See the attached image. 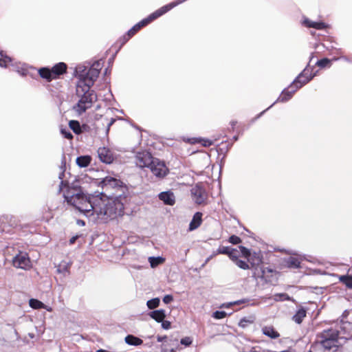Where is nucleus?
<instances>
[{"mask_svg": "<svg viewBox=\"0 0 352 352\" xmlns=\"http://www.w3.org/2000/svg\"><path fill=\"white\" fill-rule=\"evenodd\" d=\"M78 180L75 179L71 184L68 181H61L60 190L65 199L80 212L87 217L94 214L102 219L114 218L122 215L124 203L121 195L110 197L103 193L87 195L78 188Z\"/></svg>", "mask_w": 352, "mask_h": 352, "instance_id": "f257e3e1", "label": "nucleus"}, {"mask_svg": "<svg viewBox=\"0 0 352 352\" xmlns=\"http://www.w3.org/2000/svg\"><path fill=\"white\" fill-rule=\"evenodd\" d=\"M180 0H175L167 5H165L158 10H155L154 12L151 13L146 18L142 19L139 23L135 24L133 27H132L127 33L123 36L122 37V44L127 42L132 36H133L135 34H137L142 28L146 26L150 23L160 17L163 14H166L167 12L175 8V6L182 3L183 2H180Z\"/></svg>", "mask_w": 352, "mask_h": 352, "instance_id": "f03ea898", "label": "nucleus"}, {"mask_svg": "<svg viewBox=\"0 0 352 352\" xmlns=\"http://www.w3.org/2000/svg\"><path fill=\"white\" fill-rule=\"evenodd\" d=\"M180 0H175L167 5H165L158 10H155L154 12L151 13L146 18L142 19L139 23L135 24L133 27H132L127 33L123 36L122 37V44L127 42L132 36H133L135 34H137L142 28L146 26L150 23L160 17L163 14H166L167 12L175 8V6L182 3L183 2H180Z\"/></svg>", "mask_w": 352, "mask_h": 352, "instance_id": "7ed1b4c3", "label": "nucleus"}, {"mask_svg": "<svg viewBox=\"0 0 352 352\" xmlns=\"http://www.w3.org/2000/svg\"><path fill=\"white\" fill-rule=\"evenodd\" d=\"M67 65L63 62L55 64L52 68L41 67L38 69L40 77L47 82L59 79L61 76L67 73Z\"/></svg>", "mask_w": 352, "mask_h": 352, "instance_id": "20e7f679", "label": "nucleus"}, {"mask_svg": "<svg viewBox=\"0 0 352 352\" xmlns=\"http://www.w3.org/2000/svg\"><path fill=\"white\" fill-rule=\"evenodd\" d=\"M77 96L80 97V100L74 107V109L80 114L85 112L87 109H90L93 103L97 100V96L94 91Z\"/></svg>", "mask_w": 352, "mask_h": 352, "instance_id": "39448f33", "label": "nucleus"}, {"mask_svg": "<svg viewBox=\"0 0 352 352\" xmlns=\"http://www.w3.org/2000/svg\"><path fill=\"white\" fill-rule=\"evenodd\" d=\"M149 169L155 176H166L169 173L165 162L157 157H155Z\"/></svg>", "mask_w": 352, "mask_h": 352, "instance_id": "423d86ee", "label": "nucleus"}, {"mask_svg": "<svg viewBox=\"0 0 352 352\" xmlns=\"http://www.w3.org/2000/svg\"><path fill=\"white\" fill-rule=\"evenodd\" d=\"M154 159L155 157L148 151L138 152L135 155V163L140 168H149Z\"/></svg>", "mask_w": 352, "mask_h": 352, "instance_id": "0eeeda50", "label": "nucleus"}, {"mask_svg": "<svg viewBox=\"0 0 352 352\" xmlns=\"http://www.w3.org/2000/svg\"><path fill=\"white\" fill-rule=\"evenodd\" d=\"M14 267L23 270H28L31 267V261L26 253L19 252L12 260Z\"/></svg>", "mask_w": 352, "mask_h": 352, "instance_id": "6e6552de", "label": "nucleus"}, {"mask_svg": "<svg viewBox=\"0 0 352 352\" xmlns=\"http://www.w3.org/2000/svg\"><path fill=\"white\" fill-rule=\"evenodd\" d=\"M338 345V340L331 339V340H320L316 341L311 346L309 352H320L323 349H331L333 347H336Z\"/></svg>", "mask_w": 352, "mask_h": 352, "instance_id": "1a4fd4ad", "label": "nucleus"}, {"mask_svg": "<svg viewBox=\"0 0 352 352\" xmlns=\"http://www.w3.org/2000/svg\"><path fill=\"white\" fill-rule=\"evenodd\" d=\"M94 85L92 81L87 80L82 76L79 75L78 79L76 83V95H82L85 93L91 92V87Z\"/></svg>", "mask_w": 352, "mask_h": 352, "instance_id": "9d476101", "label": "nucleus"}, {"mask_svg": "<svg viewBox=\"0 0 352 352\" xmlns=\"http://www.w3.org/2000/svg\"><path fill=\"white\" fill-rule=\"evenodd\" d=\"M191 195L194 201L199 205L205 204L207 199V194L204 189L199 186L193 187Z\"/></svg>", "mask_w": 352, "mask_h": 352, "instance_id": "9b49d317", "label": "nucleus"}, {"mask_svg": "<svg viewBox=\"0 0 352 352\" xmlns=\"http://www.w3.org/2000/svg\"><path fill=\"white\" fill-rule=\"evenodd\" d=\"M100 183L102 184V187H105L107 189L120 188L122 190L126 188L124 183L116 177H104Z\"/></svg>", "mask_w": 352, "mask_h": 352, "instance_id": "f8f14e48", "label": "nucleus"}, {"mask_svg": "<svg viewBox=\"0 0 352 352\" xmlns=\"http://www.w3.org/2000/svg\"><path fill=\"white\" fill-rule=\"evenodd\" d=\"M313 78L314 76L309 74V70L304 69L293 81V86H296V87L299 89L303 85L309 82Z\"/></svg>", "mask_w": 352, "mask_h": 352, "instance_id": "ddd939ff", "label": "nucleus"}, {"mask_svg": "<svg viewBox=\"0 0 352 352\" xmlns=\"http://www.w3.org/2000/svg\"><path fill=\"white\" fill-rule=\"evenodd\" d=\"M100 63H96L92 65V66L89 69L85 74H80L84 78L87 80H90L92 81V83L94 84L95 81L98 78L100 69L99 68Z\"/></svg>", "mask_w": 352, "mask_h": 352, "instance_id": "4468645a", "label": "nucleus"}, {"mask_svg": "<svg viewBox=\"0 0 352 352\" xmlns=\"http://www.w3.org/2000/svg\"><path fill=\"white\" fill-rule=\"evenodd\" d=\"M98 155L100 161L106 164H110L113 161V155L111 151L107 147H100L98 149Z\"/></svg>", "mask_w": 352, "mask_h": 352, "instance_id": "2eb2a0df", "label": "nucleus"}, {"mask_svg": "<svg viewBox=\"0 0 352 352\" xmlns=\"http://www.w3.org/2000/svg\"><path fill=\"white\" fill-rule=\"evenodd\" d=\"M298 90L296 86H293V83H292L287 88L285 89L279 97L278 98L276 102H285L288 101L292 98L293 94Z\"/></svg>", "mask_w": 352, "mask_h": 352, "instance_id": "dca6fc26", "label": "nucleus"}, {"mask_svg": "<svg viewBox=\"0 0 352 352\" xmlns=\"http://www.w3.org/2000/svg\"><path fill=\"white\" fill-rule=\"evenodd\" d=\"M338 331L333 329H328L322 331L321 333L318 335L317 340H331V339L337 340L338 339Z\"/></svg>", "mask_w": 352, "mask_h": 352, "instance_id": "f3484780", "label": "nucleus"}, {"mask_svg": "<svg viewBox=\"0 0 352 352\" xmlns=\"http://www.w3.org/2000/svg\"><path fill=\"white\" fill-rule=\"evenodd\" d=\"M160 200L165 204L173 206L175 204V197L173 193L170 192H163L159 195Z\"/></svg>", "mask_w": 352, "mask_h": 352, "instance_id": "a211bd4d", "label": "nucleus"}, {"mask_svg": "<svg viewBox=\"0 0 352 352\" xmlns=\"http://www.w3.org/2000/svg\"><path fill=\"white\" fill-rule=\"evenodd\" d=\"M202 214L201 212H196L193 217L192 221L190 223L189 225V230L192 231L195 229H197L201 223L202 221Z\"/></svg>", "mask_w": 352, "mask_h": 352, "instance_id": "6ab92c4d", "label": "nucleus"}, {"mask_svg": "<svg viewBox=\"0 0 352 352\" xmlns=\"http://www.w3.org/2000/svg\"><path fill=\"white\" fill-rule=\"evenodd\" d=\"M262 332L266 336L272 338L276 339L280 336V334L278 331H276L274 328L272 326H265L262 328Z\"/></svg>", "mask_w": 352, "mask_h": 352, "instance_id": "aec40b11", "label": "nucleus"}, {"mask_svg": "<svg viewBox=\"0 0 352 352\" xmlns=\"http://www.w3.org/2000/svg\"><path fill=\"white\" fill-rule=\"evenodd\" d=\"M150 316L157 322H163L166 317L165 311L162 309L156 310L151 312Z\"/></svg>", "mask_w": 352, "mask_h": 352, "instance_id": "412c9836", "label": "nucleus"}, {"mask_svg": "<svg viewBox=\"0 0 352 352\" xmlns=\"http://www.w3.org/2000/svg\"><path fill=\"white\" fill-rule=\"evenodd\" d=\"M91 161V157L89 155H83L78 157L76 159V164L80 167H87Z\"/></svg>", "mask_w": 352, "mask_h": 352, "instance_id": "4be33fe9", "label": "nucleus"}, {"mask_svg": "<svg viewBox=\"0 0 352 352\" xmlns=\"http://www.w3.org/2000/svg\"><path fill=\"white\" fill-rule=\"evenodd\" d=\"M305 316L306 311L305 309L301 308L296 311L292 319L296 323L300 324Z\"/></svg>", "mask_w": 352, "mask_h": 352, "instance_id": "5701e85b", "label": "nucleus"}, {"mask_svg": "<svg viewBox=\"0 0 352 352\" xmlns=\"http://www.w3.org/2000/svg\"><path fill=\"white\" fill-rule=\"evenodd\" d=\"M125 342L130 345L138 346L142 343V340L132 335H129L125 338Z\"/></svg>", "mask_w": 352, "mask_h": 352, "instance_id": "b1692460", "label": "nucleus"}, {"mask_svg": "<svg viewBox=\"0 0 352 352\" xmlns=\"http://www.w3.org/2000/svg\"><path fill=\"white\" fill-rule=\"evenodd\" d=\"M70 129L76 133L80 134L82 133L80 123L77 120H71L69 123Z\"/></svg>", "mask_w": 352, "mask_h": 352, "instance_id": "393cba45", "label": "nucleus"}, {"mask_svg": "<svg viewBox=\"0 0 352 352\" xmlns=\"http://www.w3.org/2000/svg\"><path fill=\"white\" fill-rule=\"evenodd\" d=\"M148 261L151 265V267L154 268L157 267L158 265L162 264L165 259L162 257H149Z\"/></svg>", "mask_w": 352, "mask_h": 352, "instance_id": "a878e982", "label": "nucleus"}, {"mask_svg": "<svg viewBox=\"0 0 352 352\" xmlns=\"http://www.w3.org/2000/svg\"><path fill=\"white\" fill-rule=\"evenodd\" d=\"M30 306L33 309H42L46 308V305H44L41 301L36 299H30L29 301Z\"/></svg>", "mask_w": 352, "mask_h": 352, "instance_id": "bb28decb", "label": "nucleus"}, {"mask_svg": "<svg viewBox=\"0 0 352 352\" xmlns=\"http://www.w3.org/2000/svg\"><path fill=\"white\" fill-rule=\"evenodd\" d=\"M339 280L349 289H352V276H340Z\"/></svg>", "mask_w": 352, "mask_h": 352, "instance_id": "cd10ccee", "label": "nucleus"}, {"mask_svg": "<svg viewBox=\"0 0 352 352\" xmlns=\"http://www.w3.org/2000/svg\"><path fill=\"white\" fill-rule=\"evenodd\" d=\"M316 65L321 68L330 67L331 66V60L327 58H322L317 61Z\"/></svg>", "mask_w": 352, "mask_h": 352, "instance_id": "c85d7f7f", "label": "nucleus"}, {"mask_svg": "<svg viewBox=\"0 0 352 352\" xmlns=\"http://www.w3.org/2000/svg\"><path fill=\"white\" fill-rule=\"evenodd\" d=\"M160 302V298H155L148 300L146 305L150 309H153L159 306Z\"/></svg>", "mask_w": 352, "mask_h": 352, "instance_id": "c756f323", "label": "nucleus"}, {"mask_svg": "<svg viewBox=\"0 0 352 352\" xmlns=\"http://www.w3.org/2000/svg\"><path fill=\"white\" fill-rule=\"evenodd\" d=\"M0 56V66L6 67L11 62V58L7 56H3L2 54Z\"/></svg>", "mask_w": 352, "mask_h": 352, "instance_id": "7c9ffc66", "label": "nucleus"}, {"mask_svg": "<svg viewBox=\"0 0 352 352\" xmlns=\"http://www.w3.org/2000/svg\"><path fill=\"white\" fill-rule=\"evenodd\" d=\"M194 142H197L201 144L203 146L208 147L213 144V141L209 139H201L199 138L198 140H196Z\"/></svg>", "mask_w": 352, "mask_h": 352, "instance_id": "2f4dec72", "label": "nucleus"}, {"mask_svg": "<svg viewBox=\"0 0 352 352\" xmlns=\"http://www.w3.org/2000/svg\"><path fill=\"white\" fill-rule=\"evenodd\" d=\"M287 264L289 267L296 268L300 265V261L296 258L291 257L288 259Z\"/></svg>", "mask_w": 352, "mask_h": 352, "instance_id": "473e14b6", "label": "nucleus"}, {"mask_svg": "<svg viewBox=\"0 0 352 352\" xmlns=\"http://www.w3.org/2000/svg\"><path fill=\"white\" fill-rule=\"evenodd\" d=\"M235 264L243 270L250 269V265L245 261L239 260V258L234 262Z\"/></svg>", "mask_w": 352, "mask_h": 352, "instance_id": "72a5a7b5", "label": "nucleus"}, {"mask_svg": "<svg viewBox=\"0 0 352 352\" xmlns=\"http://www.w3.org/2000/svg\"><path fill=\"white\" fill-rule=\"evenodd\" d=\"M327 25L324 22H314L312 28L316 30H324L327 28Z\"/></svg>", "mask_w": 352, "mask_h": 352, "instance_id": "f704fd0d", "label": "nucleus"}, {"mask_svg": "<svg viewBox=\"0 0 352 352\" xmlns=\"http://www.w3.org/2000/svg\"><path fill=\"white\" fill-rule=\"evenodd\" d=\"M228 256L235 262L238 259V251L235 249H231Z\"/></svg>", "mask_w": 352, "mask_h": 352, "instance_id": "c9c22d12", "label": "nucleus"}, {"mask_svg": "<svg viewBox=\"0 0 352 352\" xmlns=\"http://www.w3.org/2000/svg\"><path fill=\"white\" fill-rule=\"evenodd\" d=\"M226 313L223 311H216L213 313V317L216 319H222L226 316Z\"/></svg>", "mask_w": 352, "mask_h": 352, "instance_id": "e433bc0d", "label": "nucleus"}, {"mask_svg": "<svg viewBox=\"0 0 352 352\" xmlns=\"http://www.w3.org/2000/svg\"><path fill=\"white\" fill-rule=\"evenodd\" d=\"M241 239L239 236H235V235H232L229 238V242L232 244H238V243H241Z\"/></svg>", "mask_w": 352, "mask_h": 352, "instance_id": "4c0bfd02", "label": "nucleus"}, {"mask_svg": "<svg viewBox=\"0 0 352 352\" xmlns=\"http://www.w3.org/2000/svg\"><path fill=\"white\" fill-rule=\"evenodd\" d=\"M230 248L228 247H221L219 248L217 250V254H227L228 255Z\"/></svg>", "mask_w": 352, "mask_h": 352, "instance_id": "58836bf2", "label": "nucleus"}, {"mask_svg": "<svg viewBox=\"0 0 352 352\" xmlns=\"http://www.w3.org/2000/svg\"><path fill=\"white\" fill-rule=\"evenodd\" d=\"M239 248L241 250V252L242 254V255L245 257V258H248L250 255V252L248 249H247L246 248L243 247V246H239Z\"/></svg>", "mask_w": 352, "mask_h": 352, "instance_id": "ea45409f", "label": "nucleus"}, {"mask_svg": "<svg viewBox=\"0 0 352 352\" xmlns=\"http://www.w3.org/2000/svg\"><path fill=\"white\" fill-rule=\"evenodd\" d=\"M61 133L63 135V136L65 138H67L68 140H72L73 138L72 134L69 131H67L66 129H62Z\"/></svg>", "mask_w": 352, "mask_h": 352, "instance_id": "a19ab883", "label": "nucleus"}, {"mask_svg": "<svg viewBox=\"0 0 352 352\" xmlns=\"http://www.w3.org/2000/svg\"><path fill=\"white\" fill-rule=\"evenodd\" d=\"M173 300V296L171 295H166L164 298H163V302L166 304H168L170 303V302H172Z\"/></svg>", "mask_w": 352, "mask_h": 352, "instance_id": "79ce46f5", "label": "nucleus"}, {"mask_svg": "<svg viewBox=\"0 0 352 352\" xmlns=\"http://www.w3.org/2000/svg\"><path fill=\"white\" fill-rule=\"evenodd\" d=\"M191 342H192V341L190 338H184L181 340V344H182L185 346L190 345L191 344Z\"/></svg>", "mask_w": 352, "mask_h": 352, "instance_id": "37998d69", "label": "nucleus"}, {"mask_svg": "<svg viewBox=\"0 0 352 352\" xmlns=\"http://www.w3.org/2000/svg\"><path fill=\"white\" fill-rule=\"evenodd\" d=\"M314 21H312L308 19L304 20L303 23L307 28H312Z\"/></svg>", "mask_w": 352, "mask_h": 352, "instance_id": "c03bdc74", "label": "nucleus"}, {"mask_svg": "<svg viewBox=\"0 0 352 352\" xmlns=\"http://www.w3.org/2000/svg\"><path fill=\"white\" fill-rule=\"evenodd\" d=\"M282 297H284L285 299H289V297L285 294H277L274 295V299L276 300L280 299Z\"/></svg>", "mask_w": 352, "mask_h": 352, "instance_id": "a18cd8bd", "label": "nucleus"}, {"mask_svg": "<svg viewBox=\"0 0 352 352\" xmlns=\"http://www.w3.org/2000/svg\"><path fill=\"white\" fill-rule=\"evenodd\" d=\"M162 326L165 329H168L170 327V322L169 321H163Z\"/></svg>", "mask_w": 352, "mask_h": 352, "instance_id": "49530a36", "label": "nucleus"}, {"mask_svg": "<svg viewBox=\"0 0 352 352\" xmlns=\"http://www.w3.org/2000/svg\"><path fill=\"white\" fill-rule=\"evenodd\" d=\"M18 72L23 76H27L28 73V70L25 69H22L21 71L19 70Z\"/></svg>", "mask_w": 352, "mask_h": 352, "instance_id": "de8ad7c7", "label": "nucleus"}, {"mask_svg": "<svg viewBox=\"0 0 352 352\" xmlns=\"http://www.w3.org/2000/svg\"><path fill=\"white\" fill-rule=\"evenodd\" d=\"M45 309L46 310H47L48 311H52V307L46 306V308H45Z\"/></svg>", "mask_w": 352, "mask_h": 352, "instance_id": "09e8293b", "label": "nucleus"}, {"mask_svg": "<svg viewBox=\"0 0 352 352\" xmlns=\"http://www.w3.org/2000/svg\"><path fill=\"white\" fill-rule=\"evenodd\" d=\"M76 240V238L75 237H72L71 239H70V243H74V241Z\"/></svg>", "mask_w": 352, "mask_h": 352, "instance_id": "8fccbe9b", "label": "nucleus"}, {"mask_svg": "<svg viewBox=\"0 0 352 352\" xmlns=\"http://www.w3.org/2000/svg\"><path fill=\"white\" fill-rule=\"evenodd\" d=\"M212 255L209 256L206 260V263H208L212 258Z\"/></svg>", "mask_w": 352, "mask_h": 352, "instance_id": "3c124183", "label": "nucleus"}, {"mask_svg": "<svg viewBox=\"0 0 352 352\" xmlns=\"http://www.w3.org/2000/svg\"><path fill=\"white\" fill-rule=\"evenodd\" d=\"M115 120L112 119L111 121L110 122V123L109 124V127L113 124V123L114 122Z\"/></svg>", "mask_w": 352, "mask_h": 352, "instance_id": "603ef678", "label": "nucleus"}, {"mask_svg": "<svg viewBox=\"0 0 352 352\" xmlns=\"http://www.w3.org/2000/svg\"><path fill=\"white\" fill-rule=\"evenodd\" d=\"M78 224H82V225H84V222L81 221L80 222H78Z\"/></svg>", "mask_w": 352, "mask_h": 352, "instance_id": "864d4df0", "label": "nucleus"}, {"mask_svg": "<svg viewBox=\"0 0 352 352\" xmlns=\"http://www.w3.org/2000/svg\"><path fill=\"white\" fill-rule=\"evenodd\" d=\"M78 224H82V225H84V222L81 221L80 222H78Z\"/></svg>", "mask_w": 352, "mask_h": 352, "instance_id": "5fc2aeb1", "label": "nucleus"}, {"mask_svg": "<svg viewBox=\"0 0 352 352\" xmlns=\"http://www.w3.org/2000/svg\"><path fill=\"white\" fill-rule=\"evenodd\" d=\"M186 1H187V0H180L179 1H180V2H183V3H184V2Z\"/></svg>", "mask_w": 352, "mask_h": 352, "instance_id": "6e6d98bb", "label": "nucleus"}, {"mask_svg": "<svg viewBox=\"0 0 352 352\" xmlns=\"http://www.w3.org/2000/svg\"><path fill=\"white\" fill-rule=\"evenodd\" d=\"M206 263H206V262H205V263H204L203 266H204Z\"/></svg>", "mask_w": 352, "mask_h": 352, "instance_id": "4d7b16f0", "label": "nucleus"}]
</instances>
